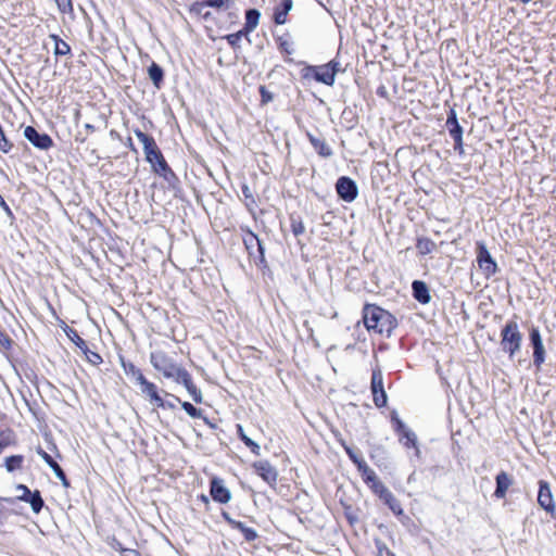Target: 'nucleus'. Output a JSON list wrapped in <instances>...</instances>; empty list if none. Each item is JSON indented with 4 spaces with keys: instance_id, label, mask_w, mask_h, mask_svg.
Segmentation results:
<instances>
[{
    "instance_id": "obj_1",
    "label": "nucleus",
    "mask_w": 556,
    "mask_h": 556,
    "mask_svg": "<svg viewBox=\"0 0 556 556\" xmlns=\"http://www.w3.org/2000/svg\"><path fill=\"white\" fill-rule=\"evenodd\" d=\"M364 324L368 331L386 333L390 337L396 327V319L386 309L376 305H366L364 307Z\"/></svg>"
},
{
    "instance_id": "obj_2",
    "label": "nucleus",
    "mask_w": 556,
    "mask_h": 556,
    "mask_svg": "<svg viewBox=\"0 0 556 556\" xmlns=\"http://www.w3.org/2000/svg\"><path fill=\"white\" fill-rule=\"evenodd\" d=\"M150 362L155 370L167 379L175 381L187 370L175 362L173 356L165 351H155L150 354Z\"/></svg>"
},
{
    "instance_id": "obj_3",
    "label": "nucleus",
    "mask_w": 556,
    "mask_h": 556,
    "mask_svg": "<svg viewBox=\"0 0 556 556\" xmlns=\"http://www.w3.org/2000/svg\"><path fill=\"white\" fill-rule=\"evenodd\" d=\"M522 341V336L518 329L516 321H508L502 329V348L505 352L509 353L513 357L519 351Z\"/></svg>"
},
{
    "instance_id": "obj_4",
    "label": "nucleus",
    "mask_w": 556,
    "mask_h": 556,
    "mask_svg": "<svg viewBox=\"0 0 556 556\" xmlns=\"http://www.w3.org/2000/svg\"><path fill=\"white\" fill-rule=\"evenodd\" d=\"M245 250L249 253L250 260L261 269L268 268L265 260V250L261 240L250 230H245Z\"/></svg>"
},
{
    "instance_id": "obj_5",
    "label": "nucleus",
    "mask_w": 556,
    "mask_h": 556,
    "mask_svg": "<svg viewBox=\"0 0 556 556\" xmlns=\"http://www.w3.org/2000/svg\"><path fill=\"white\" fill-rule=\"evenodd\" d=\"M477 251V263L479 268L483 271L485 277H491L497 271V264L490 254L486 245L482 241H478L476 244Z\"/></svg>"
},
{
    "instance_id": "obj_6",
    "label": "nucleus",
    "mask_w": 556,
    "mask_h": 556,
    "mask_svg": "<svg viewBox=\"0 0 556 556\" xmlns=\"http://www.w3.org/2000/svg\"><path fill=\"white\" fill-rule=\"evenodd\" d=\"M370 389L374 403L381 408L387 405L388 396L383 388V376L379 367L375 368L371 374Z\"/></svg>"
},
{
    "instance_id": "obj_7",
    "label": "nucleus",
    "mask_w": 556,
    "mask_h": 556,
    "mask_svg": "<svg viewBox=\"0 0 556 556\" xmlns=\"http://www.w3.org/2000/svg\"><path fill=\"white\" fill-rule=\"evenodd\" d=\"M336 190L339 198L345 202H353L358 195V187L349 176H341L337 184Z\"/></svg>"
},
{
    "instance_id": "obj_8",
    "label": "nucleus",
    "mask_w": 556,
    "mask_h": 556,
    "mask_svg": "<svg viewBox=\"0 0 556 556\" xmlns=\"http://www.w3.org/2000/svg\"><path fill=\"white\" fill-rule=\"evenodd\" d=\"M24 137L35 147L40 150L49 149L53 141L51 137L45 132L38 131L33 126H26L24 128Z\"/></svg>"
},
{
    "instance_id": "obj_9",
    "label": "nucleus",
    "mask_w": 556,
    "mask_h": 556,
    "mask_svg": "<svg viewBox=\"0 0 556 556\" xmlns=\"http://www.w3.org/2000/svg\"><path fill=\"white\" fill-rule=\"evenodd\" d=\"M530 342L533 348V364L538 369H540L545 361V349L543 345L541 333L538 328L531 329Z\"/></svg>"
},
{
    "instance_id": "obj_10",
    "label": "nucleus",
    "mask_w": 556,
    "mask_h": 556,
    "mask_svg": "<svg viewBox=\"0 0 556 556\" xmlns=\"http://www.w3.org/2000/svg\"><path fill=\"white\" fill-rule=\"evenodd\" d=\"M255 473L268 484L273 485L277 481L278 472L268 460H258L251 464Z\"/></svg>"
},
{
    "instance_id": "obj_11",
    "label": "nucleus",
    "mask_w": 556,
    "mask_h": 556,
    "mask_svg": "<svg viewBox=\"0 0 556 556\" xmlns=\"http://www.w3.org/2000/svg\"><path fill=\"white\" fill-rule=\"evenodd\" d=\"M142 394L147 397V400L156 408H165L166 402L160 394V390L154 382L147 380L144 383L140 386Z\"/></svg>"
},
{
    "instance_id": "obj_12",
    "label": "nucleus",
    "mask_w": 556,
    "mask_h": 556,
    "mask_svg": "<svg viewBox=\"0 0 556 556\" xmlns=\"http://www.w3.org/2000/svg\"><path fill=\"white\" fill-rule=\"evenodd\" d=\"M307 70L313 72L314 78L318 83H323L327 86H332L334 84L338 70H332L330 66H326V64L320 66H311Z\"/></svg>"
},
{
    "instance_id": "obj_13",
    "label": "nucleus",
    "mask_w": 556,
    "mask_h": 556,
    "mask_svg": "<svg viewBox=\"0 0 556 556\" xmlns=\"http://www.w3.org/2000/svg\"><path fill=\"white\" fill-rule=\"evenodd\" d=\"M538 503L547 513L552 514L555 509V504L549 485L546 481L543 480L539 481Z\"/></svg>"
},
{
    "instance_id": "obj_14",
    "label": "nucleus",
    "mask_w": 556,
    "mask_h": 556,
    "mask_svg": "<svg viewBox=\"0 0 556 556\" xmlns=\"http://www.w3.org/2000/svg\"><path fill=\"white\" fill-rule=\"evenodd\" d=\"M210 494L215 502L225 504L230 500L229 490L223 484V480L213 477L210 485Z\"/></svg>"
},
{
    "instance_id": "obj_15",
    "label": "nucleus",
    "mask_w": 556,
    "mask_h": 556,
    "mask_svg": "<svg viewBox=\"0 0 556 556\" xmlns=\"http://www.w3.org/2000/svg\"><path fill=\"white\" fill-rule=\"evenodd\" d=\"M37 454L48 464V466L53 470L58 479L62 482L64 486L70 485V481L64 472V470L61 468V466L54 460V458L48 454L41 446H38L36 448Z\"/></svg>"
},
{
    "instance_id": "obj_16",
    "label": "nucleus",
    "mask_w": 556,
    "mask_h": 556,
    "mask_svg": "<svg viewBox=\"0 0 556 556\" xmlns=\"http://www.w3.org/2000/svg\"><path fill=\"white\" fill-rule=\"evenodd\" d=\"M177 383H181L188 391V393L191 395L192 400L195 403H202L203 396L201 391L197 388L194 384L191 375L188 370H186L177 380Z\"/></svg>"
},
{
    "instance_id": "obj_17",
    "label": "nucleus",
    "mask_w": 556,
    "mask_h": 556,
    "mask_svg": "<svg viewBox=\"0 0 556 556\" xmlns=\"http://www.w3.org/2000/svg\"><path fill=\"white\" fill-rule=\"evenodd\" d=\"M146 160L151 164L153 170L156 174H159L160 172H163L164 174H174L172 169L168 167L159 148L155 151H153Z\"/></svg>"
},
{
    "instance_id": "obj_18",
    "label": "nucleus",
    "mask_w": 556,
    "mask_h": 556,
    "mask_svg": "<svg viewBox=\"0 0 556 556\" xmlns=\"http://www.w3.org/2000/svg\"><path fill=\"white\" fill-rule=\"evenodd\" d=\"M413 296L421 304H428L431 301L429 288L421 280H414L412 283Z\"/></svg>"
},
{
    "instance_id": "obj_19",
    "label": "nucleus",
    "mask_w": 556,
    "mask_h": 556,
    "mask_svg": "<svg viewBox=\"0 0 556 556\" xmlns=\"http://www.w3.org/2000/svg\"><path fill=\"white\" fill-rule=\"evenodd\" d=\"M496 488L494 491V496L497 498H504L507 490L513 484V477L505 471H501L496 478Z\"/></svg>"
},
{
    "instance_id": "obj_20",
    "label": "nucleus",
    "mask_w": 556,
    "mask_h": 556,
    "mask_svg": "<svg viewBox=\"0 0 556 556\" xmlns=\"http://www.w3.org/2000/svg\"><path fill=\"white\" fill-rule=\"evenodd\" d=\"M225 0H201L197 1L191 5V12H194L199 15L207 17L210 15L208 11H205L207 8L219 9L224 5Z\"/></svg>"
},
{
    "instance_id": "obj_21",
    "label": "nucleus",
    "mask_w": 556,
    "mask_h": 556,
    "mask_svg": "<svg viewBox=\"0 0 556 556\" xmlns=\"http://www.w3.org/2000/svg\"><path fill=\"white\" fill-rule=\"evenodd\" d=\"M121 365L125 374L132 378L139 386L148 380L143 372L134 363L125 361L123 357H121Z\"/></svg>"
},
{
    "instance_id": "obj_22",
    "label": "nucleus",
    "mask_w": 556,
    "mask_h": 556,
    "mask_svg": "<svg viewBox=\"0 0 556 556\" xmlns=\"http://www.w3.org/2000/svg\"><path fill=\"white\" fill-rule=\"evenodd\" d=\"M137 139L142 143L143 152L146 159L155 151L159 147L154 140V138L139 129L134 130Z\"/></svg>"
},
{
    "instance_id": "obj_23",
    "label": "nucleus",
    "mask_w": 556,
    "mask_h": 556,
    "mask_svg": "<svg viewBox=\"0 0 556 556\" xmlns=\"http://www.w3.org/2000/svg\"><path fill=\"white\" fill-rule=\"evenodd\" d=\"M400 442L407 448L413 447L415 450V456L417 458H420L421 452L418 446L417 435L414 431H412L410 429L405 430V432L402 433L400 437Z\"/></svg>"
},
{
    "instance_id": "obj_24",
    "label": "nucleus",
    "mask_w": 556,
    "mask_h": 556,
    "mask_svg": "<svg viewBox=\"0 0 556 556\" xmlns=\"http://www.w3.org/2000/svg\"><path fill=\"white\" fill-rule=\"evenodd\" d=\"M293 1L292 0H281L279 7L276 8L274 18L275 23L282 25L286 23L287 14L292 10Z\"/></svg>"
},
{
    "instance_id": "obj_25",
    "label": "nucleus",
    "mask_w": 556,
    "mask_h": 556,
    "mask_svg": "<svg viewBox=\"0 0 556 556\" xmlns=\"http://www.w3.org/2000/svg\"><path fill=\"white\" fill-rule=\"evenodd\" d=\"M307 137L318 154L323 156H330L332 154L330 147L326 143L324 138L315 137L309 132H307Z\"/></svg>"
},
{
    "instance_id": "obj_26",
    "label": "nucleus",
    "mask_w": 556,
    "mask_h": 556,
    "mask_svg": "<svg viewBox=\"0 0 556 556\" xmlns=\"http://www.w3.org/2000/svg\"><path fill=\"white\" fill-rule=\"evenodd\" d=\"M450 132V136L454 140V149L459 153H463V128L458 123L454 125L446 126Z\"/></svg>"
},
{
    "instance_id": "obj_27",
    "label": "nucleus",
    "mask_w": 556,
    "mask_h": 556,
    "mask_svg": "<svg viewBox=\"0 0 556 556\" xmlns=\"http://www.w3.org/2000/svg\"><path fill=\"white\" fill-rule=\"evenodd\" d=\"M49 38L54 42L53 53L55 56H64L71 54V47L62 40L58 35H50Z\"/></svg>"
},
{
    "instance_id": "obj_28",
    "label": "nucleus",
    "mask_w": 556,
    "mask_h": 556,
    "mask_svg": "<svg viewBox=\"0 0 556 556\" xmlns=\"http://www.w3.org/2000/svg\"><path fill=\"white\" fill-rule=\"evenodd\" d=\"M148 74H149V78L151 79L153 85L156 88H160L161 84L163 83V79H164L163 68L159 64L153 62L148 68Z\"/></svg>"
},
{
    "instance_id": "obj_29",
    "label": "nucleus",
    "mask_w": 556,
    "mask_h": 556,
    "mask_svg": "<svg viewBox=\"0 0 556 556\" xmlns=\"http://www.w3.org/2000/svg\"><path fill=\"white\" fill-rule=\"evenodd\" d=\"M437 248V244L433 240L427 237L419 238L416 243V249L419 254L427 255L432 253Z\"/></svg>"
},
{
    "instance_id": "obj_30",
    "label": "nucleus",
    "mask_w": 556,
    "mask_h": 556,
    "mask_svg": "<svg viewBox=\"0 0 556 556\" xmlns=\"http://www.w3.org/2000/svg\"><path fill=\"white\" fill-rule=\"evenodd\" d=\"M260 16V12L255 9L245 11V35L257 26Z\"/></svg>"
},
{
    "instance_id": "obj_31",
    "label": "nucleus",
    "mask_w": 556,
    "mask_h": 556,
    "mask_svg": "<svg viewBox=\"0 0 556 556\" xmlns=\"http://www.w3.org/2000/svg\"><path fill=\"white\" fill-rule=\"evenodd\" d=\"M24 456L23 455H11L4 459V466L9 472L20 470L23 468Z\"/></svg>"
},
{
    "instance_id": "obj_32",
    "label": "nucleus",
    "mask_w": 556,
    "mask_h": 556,
    "mask_svg": "<svg viewBox=\"0 0 556 556\" xmlns=\"http://www.w3.org/2000/svg\"><path fill=\"white\" fill-rule=\"evenodd\" d=\"M63 330L67 338L77 346L79 350H84L86 348V341L78 334V332L70 327L68 325H65L63 327Z\"/></svg>"
},
{
    "instance_id": "obj_33",
    "label": "nucleus",
    "mask_w": 556,
    "mask_h": 556,
    "mask_svg": "<svg viewBox=\"0 0 556 556\" xmlns=\"http://www.w3.org/2000/svg\"><path fill=\"white\" fill-rule=\"evenodd\" d=\"M28 503L35 514H39L45 505L41 493L39 490H35L31 495L28 496V500L25 502Z\"/></svg>"
},
{
    "instance_id": "obj_34",
    "label": "nucleus",
    "mask_w": 556,
    "mask_h": 556,
    "mask_svg": "<svg viewBox=\"0 0 556 556\" xmlns=\"http://www.w3.org/2000/svg\"><path fill=\"white\" fill-rule=\"evenodd\" d=\"M15 434L12 429L0 430V450L15 445Z\"/></svg>"
},
{
    "instance_id": "obj_35",
    "label": "nucleus",
    "mask_w": 556,
    "mask_h": 556,
    "mask_svg": "<svg viewBox=\"0 0 556 556\" xmlns=\"http://www.w3.org/2000/svg\"><path fill=\"white\" fill-rule=\"evenodd\" d=\"M383 503L397 516H402L404 514L403 508L401 506L400 501L391 493L387 495L383 500Z\"/></svg>"
},
{
    "instance_id": "obj_36",
    "label": "nucleus",
    "mask_w": 556,
    "mask_h": 556,
    "mask_svg": "<svg viewBox=\"0 0 556 556\" xmlns=\"http://www.w3.org/2000/svg\"><path fill=\"white\" fill-rule=\"evenodd\" d=\"M181 406V408L191 417V418H200L202 417L201 409H198L191 403L186 401H180L179 397L172 395Z\"/></svg>"
},
{
    "instance_id": "obj_37",
    "label": "nucleus",
    "mask_w": 556,
    "mask_h": 556,
    "mask_svg": "<svg viewBox=\"0 0 556 556\" xmlns=\"http://www.w3.org/2000/svg\"><path fill=\"white\" fill-rule=\"evenodd\" d=\"M80 351L84 353L86 361L89 364H91L93 366H99L103 363L102 356L98 352L91 351L87 344H86V348Z\"/></svg>"
},
{
    "instance_id": "obj_38",
    "label": "nucleus",
    "mask_w": 556,
    "mask_h": 556,
    "mask_svg": "<svg viewBox=\"0 0 556 556\" xmlns=\"http://www.w3.org/2000/svg\"><path fill=\"white\" fill-rule=\"evenodd\" d=\"M357 469L367 484L377 477L376 472L366 464L365 460L358 464Z\"/></svg>"
},
{
    "instance_id": "obj_39",
    "label": "nucleus",
    "mask_w": 556,
    "mask_h": 556,
    "mask_svg": "<svg viewBox=\"0 0 556 556\" xmlns=\"http://www.w3.org/2000/svg\"><path fill=\"white\" fill-rule=\"evenodd\" d=\"M13 340L10 338L8 333L0 329V349L4 352H9L12 350Z\"/></svg>"
},
{
    "instance_id": "obj_40",
    "label": "nucleus",
    "mask_w": 556,
    "mask_h": 556,
    "mask_svg": "<svg viewBox=\"0 0 556 556\" xmlns=\"http://www.w3.org/2000/svg\"><path fill=\"white\" fill-rule=\"evenodd\" d=\"M245 447L250 448L251 453L255 456L262 455V446L248 435H245Z\"/></svg>"
},
{
    "instance_id": "obj_41",
    "label": "nucleus",
    "mask_w": 556,
    "mask_h": 556,
    "mask_svg": "<svg viewBox=\"0 0 556 556\" xmlns=\"http://www.w3.org/2000/svg\"><path fill=\"white\" fill-rule=\"evenodd\" d=\"M291 229L294 236H300L304 233L305 227L300 218H295L291 216Z\"/></svg>"
},
{
    "instance_id": "obj_42",
    "label": "nucleus",
    "mask_w": 556,
    "mask_h": 556,
    "mask_svg": "<svg viewBox=\"0 0 556 556\" xmlns=\"http://www.w3.org/2000/svg\"><path fill=\"white\" fill-rule=\"evenodd\" d=\"M12 147V142L5 137L2 127L0 126V150L8 153L11 151Z\"/></svg>"
},
{
    "instance_id": "obj_43",
    "label": "nucleus",
    "mask_w": 556,
    "mask_h": 556,
    "mask_svg": "<svg viewBox=\"0 0 556 556\" xmlns=\"http://www.w3.org/2000/svg\"><path fill=\"white\" fill-rule=\"evenodd\" d=\"M342 446L344 447V451H345V452H346V454L349 455L350 459H351V460H352L356 466H358V464H359V463L364 462V459H363L362 457H359V456L357 455V453H355V451H354L351 446H349V445H346V444H344V443H342Z\"/></svg>"
},
{
    "instance_id": "obj_44",
    "label": "nucleus",
    "mask_w": 556,
    "mask_h": 556,
    "mask_svg": "<svg viewBox=\"0 0 556 556\" xmlns=\"http://www.w3.org/2000/svg\"><path fill=\"white\" fill-rule=\"evenodd\" d=\"M16 490L21 491L22 494L17 496V500L22 502H26L28 500V496L31 495L34 491H30L29 488L25 484H17Z\"/></svg>"
},
{
    "instance_id": "obj_45",
    "label": "nucleus",
    "mask_w": 556,
    "mask_h": 556,
    "mask_svg": "<svg viewBox=\"0 0 556 556\" xmlns=\"http://www.w3.org/2000/svg\"><path fill=\"white\" fill-rule=\"evenodd\" d=\"M392 421L395 425V431L397 433L402 434L405 432V430H408L406 425L399 418V416L395 413L392 414Z\"/></svg>"
},
{
    "instance_id": "obj_46",
    "label": "nucleus",
    "mask_w": 556,
    "mask_h": 556,
    "mask_svg": "<svg viewBox=\"0 0 556 556\" xmlns=\"http://www.w3.org/2000/svg\"><path fill=\"white\" fill-rule=\"evenodd\" d=\"M58 8L63 13H68L73 11L72 0H55Z\"/></svg>"
},
{
    "instance_id": "obj_47",
    "label": "nucleus",
    "mask_w": 556,
    "mask_h": 556,
    "mask_svg": "<svg viewBox=\"0 0 556 556\" xmlns=\"http://www.w3.org/2000/svg\"><path fill=\"white\" fill-rule=\"evenodd\" d=\"M243 35V29L238 30L235 34H230L226 37L229 45H231L233 48L238 45V42L241 39V36Z\"/></svg>"
},
{
    "instance_id": "obj_48",
    "label": "nucleus",
    "mask_w": 556,
    "mask_h": 556,
    "mask_svg": "<svg viewBox=\"0 0 556 556\" xmlns=\"http://www.w3.org/2000/svg\"><path fill=\"white\" fill-rule=\"evenodd\" d=\"M376 546L378 548L379 556H395L381 541H377Z\"/></svg>"
},
{
    "instance_id": "obj_49",
    "label": "nucleus",
    "mask_w": 556,
    "mask_h": 556,
    "mask_svg": "<svg viewBox=\"0 0 556 556\" xmlns=\"http://www.w3.org/2000/svg\"><path fill=\"white\" fill-rule=\"evenodd\" d=\"M370 489L375 494H379L382 491V488L384 484L376 477L371 482L369 483Z\"/></svg>"
},
{
    "instance_id": "obj_50",
    "label": "nucleus",
    "mask_w": 556,
    "mask_h": 556,
    "mask_svg": "<svg viewBox=\"0 0 556 556\" xmlns=\"http://www.w3.org/2000/svg\"><path fill=\"white\" fill-rule=\"evenodd\" d=\"M260 93L262 97V103L266 104L273 100V94L269 92L265 86L260 87Z\"/></svg>"
},
{
    "instance_id": "obj_51",
    "label": "nucleus",
    "mask_w": 556,
    "mask_h": 556,
    "mask_svg": "<svg viewBox=\"0 0 556 556\" xmlns=\"http://www.w3.org/2000/svg\"><path fill=\"white\" fill-rule=\"evenodd\" d=\"M0 207L4 211V213L7 214V216L9 218H11V219L14 218V214H13L12 210L10 208V206L8 205V203L5 202V200L1 193H0Z\"/></svg>"
},
{
    "instance_id": "obj_52",
    "label": "nucleus",
    "mask_w": 556,
    "mask_h": 556,
    "mask_svg": "<svg viewBox=\"0 0 556 556\" xmlns=\"http://www.w3.org/2000/svg\"><path fill=\"white\" fill-rule=\"evenodd\" d=\"M257 536L256 531L245 527V542L254 541Z\"/></svg>"
},
{
    "instance_id": "obj_53",
    "label": "nucleus",
    "mask_w": 556,
    "mask_h": 556,
    "mask_svg": "<svg viewBox=\"0 0 556 556\" xmlns=\"http://www.w3.org/2000/svg\"><path fill=\"white\" fill-rule=\"evenodd\" d=\"M455 123H458L456 112H455V110H451L447 115L446 126L454 125Z\"/></svg>"
},
{
    "instance_id": "obj_54",
    "label": "nucleus",
    "mask_w": 556,
    "mask_h": 556,
    "mask_svg": "<svg viewBox=\"0 0 556 556\" xmlns=\"http://www.w3.org/2000/svg\"><path fill=\"white\" fill-rule=\"evenodd\" d=\"M1 189L4 193H9L13 189V184L10 181L9 177L7 176L4 179V184L1 186Z\"/></svg>"
},
{
    "instance_id": "obj_55",
    "label": "nucleus",
    "mask_w": 556,
    "mask_h": 556,
    "mask_svg": "<svg viewBox=\"0 0 556 556\" xmlns=\"http://www.w3.org/2000/svg\"><path fill=\"white\" fill-rule=\"evenodd\" d=\"M224 518L231 525H233L236 528L243 531V523L241 521H233L229 518L227 513H223Z\"/></svg>"
},
{
    "instance_id": "obj_56",
    "label": "nucleus",
    "mask_w": 556,
    "mask_h": 556,
    "mask_svg": "<svg viewBox=\"0 0 556 556\" xmlns=\"http://www.w3.org/2000/svg\"><path fill=\"white\" fill-rule=\"evenodd\" d=\"M391 493H392V492H391V491H390V490L384 485V486L382 488V491L378 494V496H379V498H380L381 501H383V500H384V497H386L387 495L391 494Z\"/></svg>"
},
{
    "instance_id": "obj_57",
    "label": "nucleus",
    "mask_w": 556,
    "mask_h": 556,
    "mask_svg": "<svg viewBox=\"0 0 556 556\" xmlns=\"http://www.w3.org/2000/svg\"><path fill=\"white\" fill-rule=\"evenodd\" d=\"M326 66H330L332 70H338V72L340 71V63L336 61H330Z\"/></svg>"
},
{
    "instance_id": "obj_58",
    "label": "nucleus",
    "mask_w": 556,
    "mask_h": 556,
    "mask_svg": "<svg viewBox=\"0 0 556 556\" xmlns=\"http://www.w3.org/2000/svg\"><path fill=\"white\" fill-rule=\"evenodd\" d=\"M237 432H238V435L241 440H243V433H244V430H243V427L241 425H238L237 426Z\"/></svg>"
},
{
    "instance_id": "obj_59",
    "label": "nucleus",
    "mask_w": 556,
    "mask_h": 556,
    "mask_svg": "<svg viewBox=\"0 0 556 556\" xmlns=\"http://www.w3.org/2000/svg\"><path fill=\"white\" fill-rule=\"evenodd\" d=\"M200 500H201L204 504H206V505L208 504V497H207L206 495L202 494V495L200 496Z\"/></svg>"
},
{
    "instance_id": "obj_60",
    "label": "nucleus",
    "mask_w": 556,
    "mask_h": 556,
    "mask_svg": "<svg viewBox=\"0 0 556 556\" xmlns=\"http://www.w3.org/2000/svg\"><path fill=\"white\" fill-rule=\"evenodd\" d=\"M163 177H164L166 180H168V184H170V179H169V178L175 179V180H177V178H178L176 175H173V176H163Z\"/></svg>"
},
{
    "instance_id": "obj_61",
    "label": "nucleus",
    "mask_w": 556,
    "mask_h": 556,
    "mask_svg": "<svg viewBox=\"0 0 556 556\" xmlns=\"http://www.w3.org/2000/svg\"><path fill=\"white\" fill-rule=\"evenodd\" d=\"M165 408L174 409L175 406H174V404H172L169 402H166V407Z\"/></svg>"
},
{
    "instance_id": "obj_62",
    "label": "nucleus",
    "mask_w": 556,
    "mask_h": 556,
    "mask_svg": "<svg viewBox=\"0 0 556 556\" xmlns=\"http://www.w3.org/2000/svg\"><path fill=\"white\" fill-rule=\"evenodd\" d=\"M86 128H87V129H90V130H93V126H92V125H90V124H87V125H86Z\"/></svg>"
},
{
    "instance_id": "obj_63",
    "label": "nucleus",
    "mask_w": 556,
    "mask_h": 556,
    "mask_svg": "<svg viewBox=\"0 0 556 556\" xmlns=\"http://www.w3.org/2000/svg\"><path fill=\"white\" fill-rule=\"evenodd\" d=\"M245 192L248 191V187H244ZM245 198H248V194L245 193Z\"/></svg>"
},
{
    "instance_id": "obj_64",
    "label": "nucleus",
    "mask_w": 556,
    "mask_h": 556,
    "mask_svg": "<svg viewBox=\"0 0 556 556\" xmlns=\"http://www.w3.org/2000/svg\"><path fill=\"white\" fill-rule=\"evenodd\" d=\"M2 452H3V451H2V450H0V454H1Z\"/></svg>"
}]
</instances>
